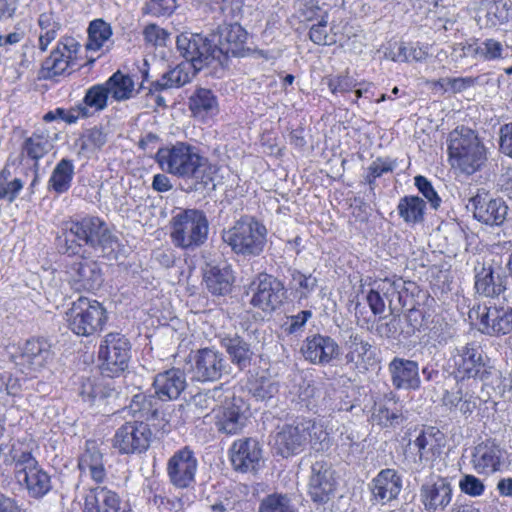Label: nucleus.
Instances as JSON below:
<instances>
[{
  "instance_id": "nucleus-1",
  "label": "nucleus",
  "mask_w": 512,
  "mask_h": 512,
  "mask_svg": "<svg viewBox=\"0 0 512 512\" xmlns=\"http://www.w3.org/2000/svg\"><path fill=\"white\" fill-rule=\"evenodd\" d=\"M65 252L78 255L83 246L101 249L103 253L114 250L116 238L109 231L107 224L96 216H87L80 220L69 219L61 224Z\"/></svg>"
},
{
  "instance_id": "nucleus-2",
  "label": "nucleus",
  "mask_w": 512,
  "mask_h": 512,
  "mask_svg": "<svg viewBox=\"0 0 512 512\" xmlns=\"http://www.w3.org/2000/svg\"><path fill=\"white\" fill-rule=\"evenodd\" d=\"M155 160L160 169L184 180H197L207 183L211 178L205 176L207 159L199 149L187 142L178 141L157 151Z\"/></svg>"
},
{
  "instance_id": "nucleus-3",
  "label": "nucleus",
  "mask_w": 512,
  "mask_h": 512,
  "mask_svg": "<svg viewBox=\"0 0 512 512\" xmlns=\"http://www.w3.org/2000/svg\"><path fill=\"white\" fill-rule=\"evenodd\" d=\"M451 166L465 175H472L484 165L487 151L478 135L468 127H457L448 136Z\"/></svg>"
},
{
  "instance_id": "nucleus-4",
  "label": "nucleus",
  "mask_w": 512,
  "mask_h": 512,
  "mask_svg": "<svg viewBox=\"0 0 512 512\" xmlns=\"http://www.w3.org/2000/svg\"><path fill=\"white\" fill-rule=\"evenodd\" d=\"M10 456L17 483L33 498L45 496L51 489L50 476L32 455V447L18 440L12 444Z\"/></svg>"
},
{
  "instance_id": "nucleus-5",
  "label": "nucleus",
  "mask_w": 512,
  "mask_h": 512,
  "mask_svg": "<svg viewBox=\"0 0 512 512\" xmlns=\"http://www.w3.org/2000/svg\"><path fill=\"white\" fill-rule=\"evenodd\" d=\"M209 232L205 213L197 209H186L174 215L170 221V239L184 250H195L202 246Z\"/></svg>"
},
{
  "instance_id": "nucleus-6",
  "label": "nucleus",
  "mask_w": 512,
  "mask_h": 512,
  "mask_svg": "<svg viewBox=\"0 0 512 512\" xmlns=\"http://www.w3.org/2000/svg\"><path fill=\"white\" fill-rule=\"evenodd\" d=\"M266 227L252 217H243L222 233L231 250L243 256H258L266 244Z\"/></svg>"
},
{
  "instance_id": "nucleus-7",
  "label": "nucleus",
  "mask_w": 512,
  "mask_h": 512,
  "mask_svg": "<svg viewBox=\"0 0 512 512\" xmlns=\"http://www.w3.org/2000/svg\"><path fill=\"white\" fill-rule=\"evenodd\" d=\"M449 365L457 381H483L493 369L490 358L476 342L456 347L451 352Z\"/></svg>"
},
{
  "instance_id": "nucleus-8",
  "label": "nucleus",
  "mask_w": 512,
  "mask_h": 512,
  "mask_svg": "<svg viewBox=\"0 0 512 512\" xmlns=\"http://www.w3.org/2000/svg\"><path fill=\"white\" fill-rule=\"evenodd\" d=\"M65 320L74 334L88 337L103 329L107 312L99 301L80 296L66 311Z\"/></svg>"
},
{
  "instance_id": "nucleus-9",
  "label": "nucleus",
  "mask_w": 512,
  "mask_h": 512,
  "mask_svg": "<svg viewBox=\"0 0 512 512\" xmlns=\"http://www.w3.org/2000/svg\"><path fill=\"white\" fill-rule=\"evenodd\" d=\"M80 50L81 44L74 37H61L56 47L42 63L41 74L43 78L52 79L70 74L79 65L78 55Z\"/></svg>"
},
{
  "instance_id": "nucleus-10",
  "label": "nucleus",
  "mask_w": 512,
  "mask_h": 512,
  "mask_svg": "<svg viewBox=\"0 0 512 512\" xmlns=\"http://www.w3.org/2000/svg\"><path fill=\"white\" fill-rule=\"evenodd\" d=\"M130 343L120 333L107 334L100 344L98 356L102 373L114 377L123 372L130 359Z\"/></svg>"
},
{
  "instance_id": "nucleus-11",
  "label": "nucleus",
  "mask_w": 512,
  "mask_h": 512,
  "mask_svg": "<svg viewBox=\"0 0 512 512\" xmlns=\"http://www.w3.org/2000/svg\"><path fill=\"white\" fill-rule=\"evenodd\" d=\"M152 438L149 425L143 421H129L121 425L112 439V446L121 455L145 452Z\"/></svg>"
},
{
  "instance_id": "nucleus-12",
  "label": "nucleus",
  "mask_w": 512,
  "mask_h": 512,
  "mask_svg": "<svg viewBox=\"0 0 512 512\" xmlns=\"http://www.w3.org/2000/svg\"><path fill=\"white\" fill-rule=\"evenodd\" d=\"M176 46L185 59L198 70L215 62L211 41L199 33L183 32L177 36Z\"/></svg>"
},
{
  "instance_id": "nucleus-13",
  "label": "nucleus",
  "mask_w": 512,
  "mask_h": 512,
  "mask_svg": "<svg viewBox=\"0 0 512 512\" xmlns=\"http://www.w3.org/2000/svg\"><path fill=\"white\" fill-rule=\"evenodd\" d=\"M247 407L240 397H235L227 389L225 400L215 411V426L217 430L226 435L240 433L246 425Z\"/></svg>"
},
{
  "instance_id": "nucleus-14",
  "label": "nucleus",
  "mask_w": 512,
  "mask_h": 512,
  "mask_svg": "<svg viewBox=\"0 0 512 512\" xmlns=\"http://www.w3.org/2000/svg\"><path fill=\"white\" fill-rule=\"evenodd\" d=\"M53 358L51 345L42 338H32L25 342L17 365L20 367V374L30 379V385L33 386L32 378L45 368Z\"/></svg>"
},
{
  "instance_id": "nucleus-15",
  "label": "nucleus",
  "mask_w": 512,
  "mask_h": 512,
  "mask_svg": "<svg viewBox=\"0 0 512 512\" xmlns=\"http://www.w3.org/2000/svg\"><path fill=\"white\" fill-rule=\"evenodd\" d=\"M247 37V31L237 23L221 26L218 45H213L215 62L224 66L230 56H244Z\"/></svg>"
},
{
  "instance_id": "nucleus-16",
  "label": "nucleus",
  "mask_w": 512,
  "mask_h": 512,
  "mask_svg": "<svg viewBox=\"0 0 512 512\" xmlns=\"http://www.w3.org/2000/svg\"><path fill=\"white\" fill-rule=\"evenodd\" d=\"M473 314L479 319V330L489 336L507 335L512 332V307L506 304L484 306L480 311L471 310L469 317Z\"/></svg>"
},
{
  "instance_id": "nucleus-17",
  "label": "nucleus",
  "mask_w": 512,
  "mask_h": 512,
  "mask_svg": "<svg viewBox=\"0 0 512 512\" xmlns=\"http://www.w3.org/2000/svg\"><path fill=\"white\" fill-rule=\"evenodd\" d=\"M453 486L442 476H432L419 490V500L426 512H444L453 499Z\"/></svg>"
},
{
  "instance_id": "nucleus-18",
  "label": "nucleus",
  "mask_w": 512,
  "mask_h": 512,
  "mask_svg": "<svg viewBox=\"0 0 512 512\" xmlns=\"http://www.w3.org/2000/svg\"><path fill=\"white\" fill-rule=\"evenodd\" d=\"M270 444L275 452L284 458L301 453L308 444L302 420L295 424L278 426L271 435Z\"/></svg>"
},
{
  "instance_id": "nucleus-19",
  "label": "nucleus",
  "mask_w": 512,
  "mask_h": 512,
  "mask_svg": "<svg viewBox=\"0 0 512 512\" xmlns=\"http://www.w3.org/2000/svg\"><path fill=\"white\" fill-rule=\"evenodd\" d=\"M197 467V459L188 447L175 452L166 468L170 483L178 489L191 487L195 482Z\"/></svg>"
},
{
  "instance_id": "nucleus-20",
  "label": "nucleus",
  "mask_w": 512,
  "mask_h": 512,
  "mask_svg": "<svg viewBox=\"0 0 512 512\" xmlns=\"http://www.w3.org/2000/svg\"><path fill=\"white\" fill-rule=\"evenodd\" d=\"M444 434L436 427H426L409 442V448L420 465L431 464L441 453Z\"/></svg>"
},
{
  "instance_id": "nucleus-21",
  "label": "nucleus",
  "mask_w": 512,
  "mask_h": 512,
  "mask_svg": "<svg viewBox=\"0 0 512 512\" xmlns=\"http://www.w3.org/2000/svg\"><path fill=\"white\" fill-rule=\"evenodd\" d=\"M251 304L264 312H272L283 303L286 290L281 281L275 277L262 274L255 283Z\"/></svg>"
},
{
  "instance_id": "nucleus-22",
  "label": "nucleus",
  "mask_w": 512,
  "mask_h": 512,
  "mask_svg": "<svg viewBox=\"0 0 512 512\" xmlns=\"http://www.w3.org/2000/svg\"><path fill=\"white\" fill-rule=\"evenodd\" d=\"M481 386L478 381H457L456 386L447 391L443 397V404L450 410H457L462 415H471L480 405L476 395Z\"/></svg>"
},
{
  "instance_id": "nucleus-23",
  "label": "nucleus",
  "mask_w": 512,
  "mask_h": 512,
  "mask_svg": "<svg viewBox=\"0 0 512 512\" xmlns=\"http://www.w3.org/2000/svg\"><path fill=\"white\" fill-rule=\"evenodd\" d=\"M472 466L480 475H492L506 464V452L492 441L479 443L472 453Z\"/></svg>"
},
{
  "instance_id": "nucleus-24",
  "label": "nucleus",
  "mask_w": 512,
  "mask_h": 512,
  "mask_svg": "<svg viewBox=\"0 0 512 512\" xmlns=\"http://www.w3.org/2000/svg\"><path fill=\"white\" fill-rule=\"evenodd\" d=\"M474 218L490 226L501 225L508 213V206L501 198H490L486 193H477L470 199Z\"/></svg>"
},
{
  "instance_id": "nucleus-25",
  "label": "nucleus",
  "mask_w": 512,
  "mask_h": 512,
  "mask_svg": "<svg viewBox=\"0 0 512 512\" xmlns=\"http://www.w3.org/2000/svg\"><path fill=\"white\" fill-rule=\"evenodd\" d=\"M68 274L69 283L75 291H95L103 283L101 269L96 261H77L70 266Z\"/></svg>"
},
{
  "instance_id": "nucleus-26",
  "label": "nucleus",
  "mask_w": 512,
  "mask_h": 512,
  "mask_svg": "<svg viewBox=\"0 0 512 512\" xmlns=\"http://www.w3.org/2000/svg\"><path fill=\"white\" fill-rule=\"evenodd\" d=\"M335 491V480L330 465L325 461H316L311 466L308 494L315 503H326Z\"/></svg>"
},
{
  "instance_id": "nucleus-27",
  "label": "nucleus",
  "mask_w": 512,
  "mask_h": 512,
  "mask_svg": "<svg viewBox=\"0 0 512 512\" xmlns=\"http://www.w3.org/2000/svg\"><path fill=\"white\" fill-rule=\"evenodd\" d=\"M403 486L402 476L394 469L381 470L371 481V500L385 505L396 499Z\"/></svg>"
},
{
  "instance_id": "nucleus-28",
  "label": "nucleus",
  "mask_w": 512,
  "mask_h": 512,
  "mask_svg": "<svg viewBox=\"0 0 512 512\" xmlns=\"http://www.w3.org/2000/svg\"><path fill=\"white\" fill-rule=\"evenodd\" d=\"M230 452L232 465L237 471H255L260 465L262 449L255 439L247 438L235 441Z\"/></svg>"
},
{
  "instance_id": "nucleus-29",
  "label": "nucleus",
  "mask_w": 512,
  "mask_h": 512,
  "mask_svg": "<svg viewBox=\"0 0 512 512\" xmlns=\"http://www.w3.org/2000/svg\"><path fill=\"white\" fill-rule=\"evenodd\" d=\"M392 385L398 390H418L421 386L419 365L416 361L394 357L388 364Z\"/></svg>"
},
{
  "instance_id": "nucleus-30",
  "label": "nucleus",
  "mask_w": 512,
  "mask_h": 512,
  "mask_svg": "<svg viewBox=\"0 0 512 512\" xmlns=\"http://www.w3.org/2000/svg\"><path fill=\"white\" fill-rule=\"evenodd\" d=\"M78 469L82 478H89L98 486L105 482L107 470L104 456L95 442H86L85 450L78 459Z\"/></svg>"
},
{
  "instance_id": "nucleus-31",
  "label": "nucleus",
  "mask_w": 512,
  "mask_h": 512,
  "mask_svg": "<svg viewBox=\"0 0 512 512\" xmlns=\"http://www.w3.org/2000/svg\"><path fill=\"white\" fill-rule=\"evenodd\" d=\"M226 367V360L219 351L205 348L199 350L195 357L193 373L198 381H215L222 376Z\"/></svg>"
},
{
  "instance_id": "nucleus-32",
  "label": "nucleus",
  "mask_w": 512,
  "mask_h": 512,
  "mask_svg": "<svg viewBox=\"0 0 512 512\" xmlns=\"http://www.w3.org/2000/svg\"><path fill=\"white\" fill-rule=\"evenodd\" d=\"M121 498L106 486L91 487L83 496V512H121Z\"/></svg>"
},
{
  "instance_id": "nucleus-33",
  "label": "nucleus",
  "mask_w": 512,
  "mask_h": 512,
  "mask_svg": "<svg viewBox=\"0 0 512 512\" xmlns=\"http://www.w3.org/2000/svg\"><path fill=\"white\" fill-rule=\"evenodd\" d=\"M347 363L359 370H367L376 363L375 348L362 335L351 333L344 343Z\"/></svg>"
},
{
  "instance_id": "nucleus-34",
  "label": "nucleus",
  "mask_w": 512,
  "mask_h": 512,
  "mask_svg": "<svg viewBox=\"0 0 512 512\" xmlns=\"http://www.w3.org/2000/svg\"><path fill=\"white\" fill-rule=\"evenodd\" d=\"M302 352L309 362L324 365L338 355L339 346L331 337L317 334L305 340Z\"/></svg>"
},
{
  "instance_id": "nucleus-35",
  "label": "nucleus",
  "mask_w": 512,
  "mask_h": 512,
  "mask_svg": "<svg viewBox=\"0 0 512 512\" xmlns=\"http://www.w3.org/2000/svg\"><path fill=\"white\" fill-rule=\"evenodd\" d=\"M188 108L192 117L203 124H209L219 114V102L209 89L198 88L189 97Z\"/></svg>"
},
{
  "instance_id": "nucleus-36",
  "label": "nucleus",
  "mask_w": 512,
  "mask_h": 512,
  "mask_svg": "<svg viewBox=\"0 0 512 512\" xmlns=\"http://www.w3.org/2000/svg\"><path fill=\"white\" fill-rule=\"evenodd\" d=\"M410 321L417 322L421 318L419 327H414L419 332H423L427 336L428 341L436 344H444L452 337L449 324L440 315L424 314L419 311H411L408 315Z\"/></svg>"
},
{
  "instance_id": "nucleus-37",
  "label": "nucleus",
  "mask_w": 512,
  "mask_h": 512,
  "mask_svg": "<svg viewBox=\"0 0 512 512\" xmlns=\"http://www.w3.org/2000/svg\"><path fill=\"white\" fill-rule=\"evenodd\" d=\"M186 375L178 368H172L158 373L153 382L155 393L160 400H174L186 388Z\"/></svg>"
},
{
  "instance_id": "nucleus-38",
  "label": "nucleus",
  "mask_w": 512,
  "mask_h": 512,
  "mask_svg": "<svg viewBox=\"0 0 512 512\" xmlns=\"http://www.w3.org/2000/svg\"><path fill=\"white\" fill-rule=\"evenodd\" d=\"M372 421L382 427H391L402 421V409L397 397L390 392L378 399L373 407Z\"/></svg>"
},
{
  "instance_id": "nucleus-39",
  "label": "nucleus",
  "mask_w": 512,
  "mask_h": 512,
  "mask_svg": "<svg viewBox=\"0 0 512 512\" xmlns=\"http://www.w3.org/2000/svg\"><path fill=\"white\" fill-rule=\"evenodd\" d=\"M56 140L57 132L41 125L25 140L23 150L28 157L38 161L52 150Z\"/></svg>"
},
{
  "instance_id": "nucleus-40",
  "label": "nucleus",
  "mask_w": 512,
  "mask_h": 512,
  "mask_svg": "<svg viewBox=\"0 0 512 512\" xmlns=\"http://www.w3.org/2000/svg\"><path fill=\"white\" fill-rule=\"evenodd\" d=\"M198 71L192 63L183 61L163 74L161 79L153 83V87L156 91L179 88L189 83Z\"/></svg>"
},
{
  "instance_id": "nucleus-41",
  "label": "nucleus",
  "mask_w": 512,
  "mask_h": 512,
  "mask_svg": "<svg viewBox=\"0 0 512 512\" xmlns=\"http://www.w3.org/2000/svg\"><path fill=\"white\" fill-rule=\"evenodd\" d=\"M232 270L229 266H209L204 272V282L207 289L215 295H224L231 289L233 283Z\"/></svg>"
},
{
  "instance_id": "nucleus-42",
  "label": "nucleus",
  "mask_w": 512,
  "mask_h": 512,
  "mask_svg": "<svg viewBox=\"0 0 512 512\" xmlns=\"http://www.w3.org/2000/svg\"><path fill=\"white\" fill-rule=\"evenodd\" d=\"M221 345L229 354L232 363L239 369H244L251 362L252 352L250 345L238 335H228L221 339Z\"/></svg>"
},
{
  "instance_id": "nucleus-43",
  "label": "nucleus",
  "mask_w": 512,
  "mask_h": 512,
  "mask_svg": "<svg viewBox=\"0 0 512 512\" xmlns=\"http://www.w3.org/2000/svg\"><path fill=\"white\" fill-rule=\"evenodd\" d=\"M111 97L118 102L128 100L134 96L135 83L133 78L121 71L113 73L105 82Z\"/></svg>"
},
{
  "instance_id": "nucleus-44",
  "label": "nucleus",
  "mask_w": 512,
  "mask_h": 512,
  "mask_svg": "<svg viewBox=\"0 0 512 512\" xmlns=\"http://www.w3.org/2000/svg\"><path fill=\"white\" fill-rule=\"evenodd\" d=\"M329 423L330 421L327 419H320L318 421L302 420L303 427H305V434L307 435V443H311L317 450L327 448L332 432Z\"/></svg>"
},
{
  "instance_id": "nucleus-45",
  "label": "nucleus",
  "mask_w": 512,
  "mask_h": 512,
  "mask_svg": "<svg viewBox=\"0 0 512 512\" xmlns=\"http://www.w3.org/2000/svg\"><path fill=\"white\" fill-rule=\"evenodd\" d=\"M426 204L418 196H405L399 200L397 211L408 225H415L424 220Z\"/></svg>"
},
{
  "instance_id": "nucleus-46",
  "label": "nucleus",
  "mask_w": 512,
  "mask_h": 512,
  "mask_svg": "<svg viewBox=\"0 0 512 512\" xmlns=\"http://www.w3.org/2000/svg\"><path fill=\"white\" fill-rule=\"evenodd\" d=\"M74 176V164L70 159H61L52 171L49 178V188L58 194H62L71 186Z\"/></svg>"
},
{
  "instance_id": "nucleus-47",
  "label": "nucleus",
  "mask_w": 512,
  "mask_h": 512,
  "mask_svg": "<svg viewBox=\"0 0 512 512\" xmlns=\"http://www.w3.org/2000/svg\"><path fill=\"white\" fill-rule=\"evenodd\" d=\"M112 27L102 19L93 20L88 27V41L85 45L88 51H99L105 47L112 37Z\"/></svg>"
},
{
  "instance_id": "nucleus-48",
  "label": "nucleus",
  "mask_w": 512,
  "mask_h": 512,
  "mask_svg": "<svg viewBox=\"0 0 512 512\" xmlns=\"http://www.w3.org/2000/svg\"><path fill=\"white\" fill-rule=\"evenodd\" d=\"M30 387V379L24 377L20 372L10 374L7 372L0 373V399L5 400L7 397H20L25 390Z\"/></svg>"
},
{
  "instance_id": "nucleus-49",
  "label": "nucleus",
  "mask_w": 512,
  "mask_h": 512,
  "mask_svg": "<svg viewBox=\"0 0 512 512\" xmlns=\"http://www.w3.org/2000/svg\"><path fill=\"white\" fill-rule=\"evenodd\" d=\"M25 185V180L12 173L9 166L0 171V201L14 202Z\"/></svg>"
},
{
  "instance_id": "nucleus-50",
  "label": "nucleus",
  "mask_w": 512,
  "mask_h": 512,
  "mask_svg": "<svg viewBox=\"0 0 512 512\" xmlns=\"http://www.w3.org/2000/svg\"><path fill=\"white\" fill-rule=\"evenodd\" d=\"M475 278V289L477 293L481 295L494 297L498 296L504 290L500 278L497 277L496 281L490 267H482L481 270L477 272Z\"/></svg>"
},
{
  "instance_id": "nucleus-51",
  "label": "nucleus",
  "mask_w": 512,
  "mask_h": 512,
  "mask_svg": "<svg viewBox=\"0 0 512 512\" xmlns=\"http://www.w3.org/2000/svg\"><path fill=\"white\" fill-rule=\"evenodd\" d=\"M227 390L222 386L214 387L213 389L201 391L193 396L192 403L195 407L204 410H212L215 415L217 408L225 400Z\"/></svg>"
},
{
  "instance_id": "nucleus-52",
  "label": "nucleus",
  "mask_w": 512,
  "mask_h": 512,
  "mask_svg": "<svg viewBox=\"0 0 512 512\" xmlns=\"http://www.w3.org/2000/svg\"><path fill=\"white\" fill-rule=\"evenodd\" d=\"M323 82L335 96L349 93L359 84V82L349 74L348 69L339 74L326 76Z\"/></svg>"
},
{
  "instance_id": "nucleus-53",
  "label": "nucleus",
  "mask_w": 512,
  "mask_h": 512,
  "mask_svg": "<svg viewBox=\"0 0 512 512\" xmlns=\"http://www.w3.org/2000/svg\"><path fill=\"white\" fill-rule=\"evenodd\" d=\"M259 512H298L287 494L272 493L262 499Z\"/></svg>"
},
{
  "instance_id": "nucleus-54",
  "label": "nucleus",
  "mask_w": 512,
  "mask_h": 512,
  "mask_svg": "<svg viewBox=\"0 0 512 512\" xmlns=\"http://www.w3.org/2000/svg\"><path fill=\"white\" fill-rule=\"evenodd\" d=\"M249 393L259 401H266L278 393V384L272 379L260 376L248 382Z\"/></svg>"
},
{
  "instance_id": "nucleus-55",
  "label": "nucleus",
  "mask_w": 512,
  "mask_h": 512,
  "mask_svg": "<svg viewBox=\"0 0 512 512\" xmlns=\"http://www.w3.org/2000/svg\"><path fill=\"white\" fill-rule=\"evenodd\" d=\"M38 25L40 27L39 49L46 51L49 44L57 37L60 26L51 13L40 14Z\"/></svg>"
},
{
  "instance_id": "nucleus-56",
  "label": "nucleus",
  "mask_w": 512,
  "mask_h": 512,
  "mask_svg": "<svg viewBox=\"0 0 512 512\" xmlns=\"http://www.w3.org/2000/svg\"><path fill=\"white\" fill-rule=\"evenodd\" d=\"M109 95L105 83L94 85L87 90L83 100L84 104L81 105L88 110L102 111L107 107ZM88 112L90 113V111Z\"/></svg>"
},
{
  "instance_id": "nucleus-57",
  "label": "nucleus",
  "mask_w": 512,
  "mask_h": 512,
  "mask_svg": "<svg viewBox=\"0 0 512 512\" xmlns=\"http://www.w3.org/2000/svg\"><path fill=\"white\" fill-rule=\"evenodd\" d=\"M317 20V23L310 27L309 38L317 45H332L336 42L333 35L328 30L329 15L323 12Z\"/></svg>"
},
{
  "instance_id": "nucleus-58",
  "label": "nucleus",
  "mask_w": 512,
  "mask_h": 512,
  "mask_svg": "<svg viewBox=\"0 0 512 512\" xmlns=\"http://www.w3.org/2000/svg\"><path fill=\"white\" fill-rule=\"evenodd\" d=\"M396 167V160L389 157H378L369 165L365 179L372 186L377 178L392 172Z\"/></svg>"
},
{
  "instance_id": "nucleus-59",
  "label": "nucleus",
  "mask_w": 512,
  "mask_h": 512,
  "mask_svg": "<svg viewBox=\"0 0 512 512\" xmlns=\"http://www.w3.org/2000/svg\"><path fill=\"white\" fill-rule=\"evenodd\" d=\"M475 52L486 61L499 60L504 58V54H507L506 49L502 43L495 39L484 40L475 49Z\"/></svg>"
},
{
  "instance_id": "nucleus-60",
  "label": "nucleus",
  "mask_w": 512,
  "mask_h": 512,
  "mask_svg": "<svg viewBox=\"0 0 512 512\" xmlns=\"http://www.w3.org/2000/svg\"><path fill=\"white\" fill-rule=\"evenodd\" d=\"M291 283L292 287L299 293L300 298H307L315 290L318 281L312 274L294 271Z\"/></svg>"
},
{
  "instance_id": "nucleus-61",
  "label": "nucleus",
  "mask_w": 512,
  "mask_h": 512,
  "mask_svg": "<svg viewBox=\"0 0 512 512\" xmlns=\"http://www.w3.org/2000/svg\"><path fill=\"white\" fill-rule=\"evenodd\" d=\"M414 184L419 192L428 200L433 209H438L441 204V198L435 191L431 182L424 176L418 175L414 178Z\"/></svg>"
},
{
  "instance_id": "nucleus-62",
  "label": "nucleus",
  "mask_w": 512,
  "mask_h": 512,
  "mask_svg": "<svg viewBox=\"0 0 512 512\" xmlns=\"http://www.w3.org/2000/svg\"><path fill=\"white\" fill-rule=\"evenodd\" d=\"M459 488L461 492L471 497L481 496L485 491L483 481L471 474H466L459 480Z\"/></svg>"
},
{
  "instance_id": "nucleus-63",
  "label": "nucleus",
  "mask_w": 512,
  "mask_h": 512,
  "mask_svg": "<svg viewBox=\"0 0 512 512\" xmlns=\"http://www.w3.org/2000/svg\"><path fill=\"white\" fill-rule=\"evenodd\" d=\"M375 287L380 291L383 297L391 304L393 298L398 295L399 290L403 287L401 278L390 279L385 278L375 282Z\"/></svg>"
},
{
  "instance_id": "nucleus-64",
  "label": "nucleus",
  "mask_w": 512,
  "mask_h": 512,
  "mask_svg": "<svg viewBox=\"0 0 512 512\" xmlns=\"http://www.w3.org/2000/svg\"><path fill=\"white\" fill-rule=\"evenodd\" d=\"M297 12L302 21H313L323 13L316 0H297Z\"/></svg>"
}]
</instances>
